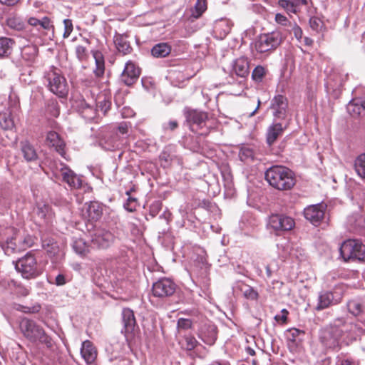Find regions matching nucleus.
Here are the masks:
<instances>
[{"mask_svg":"<svg viewBox=\"0 0 365 365\" xmlns=\"http://www.w3.org/2000/svg\"><path fill=\"white\" fill-rule=\"evenodd\" d=\"M297 7L298 10L299 11L300 6L302 5H307V0H295Z\"/></svg>","mask_w":365,"mask_h":365,"instance_id":"nucleus-63","label":"nucleus"},{"mask_svg":"<svg viewBox=\"0 0 365 365\" xmlns=\"http://www.w3.org/2000/svg\"><path fill=\"white\" fill-rule=\"evenodd\" d=\"M114 235L105 229H97L92 235V245L98 248L106 249L114 241Z\"/></svg>","mask_w":365,"mask_h":365,"instance_id":"nucleus-11","label":"nucleus"},{"mask_svg":"<svg viewBox=\"0 0 365 365\" xmlns=\"http://www.w3.org/2000/svg\"><path fill=\"white\" fill-rule=\"evenodd\" d=\"M288 312L287 309H283L281 311V314H277L274 317L276 321H281L282 323H285L287 319Z\"/></svg>","mask_w":365,"mask_h":365,"instance_id":"nucleus-57","label":"nucleus"},{"mask_svg":"<svg viewBox=\"0 0 365 365\" xmlns=\"http://www.w3.org/2000/svg\"><path fill=\"white\" fill-rule=\"evenodd\" d=\"M140 74V68L132 61H128L121 74V81L125 85L131 86L137 81Z\"/></svg>","mask_w":365,"mask_h":365,"instance_id":"nucleus-15","label":"nucleus"},{"mask_svg":"<svg viewBox=\"0 0 365 365\" xmlns=\"http://www.w3.org/2000/svg\"><path fill=\"white\" fill-rule=\"evenodd\" d=\"M72 247L73 250L80 255H86L89 252V246L81 238L75 239Z\"/></svg>","mask_w":365,"mask_h":365,"instance_id":"nucleus-36","label":"nucleus"},{"mask_svg":"<svg viewBox=\"0 0 365 365\" xmlns=\"http://www.w3.org/2000/svg\"><path fill=\"white\" fill-rule=\"evenodd\" d=\"M290 332H291V334L292 336V340H294L295 337H297L299 335V334L301 333V331L297 329H293L290 330Z\"/></svg>","mask_w":365,"mask_h":365,"instance_id":"nucleus-62","label":"nucleus"},{"mask_svg":"<svg viewBox=\"0 0 365 365\" xmlns=\"http://www.w3.org/2000/svg\"><path fill=\"white\" fill-rule=\"evenodd\" d=\"M19 1L20 0H0V3L8 6H13L16 5Z\"/></svg>","mask_w":365,"mask_h":365,"instance_id":"nucleus-60","label":"nucleus"},{"mask_svg":"<svg viewBox=\"0 0 365 365\" xmlns=\"http://www.w3.org/2000/svg\"><path fill=\"white\" fill-rule=\"evenodd\" d=\"M278 5L283 9L288 14H297L299 10L297 7L295 0H279Z\"/></svg>","mask_w":365,"mask_h":365,"instance_id":"nucleus-38","label":"nucleus"},{"mask_svg":"<svg viewBox=\"0 0 365 365\" xmlns=\"http://www.w3.org/2000/svg\"><path fill=\"white\" fill-rule=\"evenodd\" d=\"M341 329L344 330V332H349L351 337L354 339L364 333V329L354 323L344 324Z\"/></svg>","mask_w":365,"mask_h":365,"instance_id":"nucleus-37","label":"nucleus"},{"mask_svg":"<svg viewBox=\"0 0 365 365\" xmlns=\"http://www.w3.org/2000/svg\"><path fill=\"white\" fill-rule=\"evenodd\" d=\"M20 149L24 160L27 162H35L38 159V154L34 146L28 140L20 143Z\"/></svg>","mask_w":365,"mask_h":365,"instance_id":"nucleus-23","label":"nucleus"},{"mask_svg":"<svg viewBox=\"0 0 365 365\" xmlns=\"http://www.w3.org/2000/svg\"><path fill=\"white\" fill-rule=\"evenodd\" d=\"M63 26H64V31L63 34V37L66 38L69 37L71 34L73 30V22L71 19H66L63 20Z\"/></svg>","mask_w":365,"mask_h":365,"instance_id":"nucleus-51","label":"nucleus"},{"mask_svg":"<svg viewBox=\"0 0 365 365\" xmlns=\"http://www.w3.org/2000/svg\"><path fill=\"white\" fill-rule=\"evenodd\" d=\"M186 120L191 130L197 132L198 128H202L205 125L207 113L196 110H189L186 113Z\"/></svg>","mask_w":365,"mask_h":365,"instance_id":"nucleus-12","label":"nucleus"},{"mask_svg":"<svg viewBox=\"0 0 365 365\" xmlns=\"http://www.w3.org/2000/svg\"><path fill=\"white\" fill-rule=\"evenodd\" d=\"M200 338L207 345H213L217 338V327L214 324L204 325L200 333Z\"/></svg>","mask_w":365,"mask_h":365,"instance_id":"nucleus-20","label":"nucleus"},{"mask_svg":"<svg viewBox=\"0 0 365 365\" xmlns=\"http://www.w3.org/2000/svg\"><path fill=\"white\" fill-rule=\"evenodd\" d=\"M292 30L295 38L298 41L300 42L303 36V31L302 29L297 24H294L292 25Z\"/></svg>","mask_w":365,"mask_h":365,"instance_id":"nucleus-55","label":"nucleus"},{"mask_svg":"<svg viewBox=\"0 0 365 365\" xmlns=\"http://www.w3.org/2000/svg\"><path fill=\"white\" fill-rule=\"evenodd\" d=\"M349 222L354 227L365 228V220L361 215L356 214L353 215L349 219Z\"/></svg>","mask_w":365,"mask_h":365,"instance_id":"nucleus-47","label":"nucleus"},{"mask_svg":"<svg viewBox=\"0 0 365 365\" xmlns=\"http://www.w3.org/2000/svg\"><path fill=\"white\" fill-rule=\"evenodd\" d=\"M264 175L269 185L279 190H289L296 183L294 173L284 166H272L266 170Z\"/></svg>","mask_w":365,"mask_h":365,"instance_id":"nucleus-1","label":"nucleus"},{"mask_svg":"<svg viewBox=\"0 0 365 365\" xmlns=\"http://www.w3.org/2000/svg\"><path fill=\"white\" fill-rule=\"evenodd\" d=\"M14 41L7 37L0 38V57L9 56L13 50Z\"/></svg>","mask_w":365,"mask_h":365,"instance_id":"nucleus-32","label":"nucleus"},{"mask_svg":"<svg viewBox=\"0 0 365 365\" xmlns=\"http://www.w3.org/2000/svg\"><path fill=\"white\" fill-rule=\"evenodd\" d=\"M282 41V35L279 31L261 34L255 46L259 53H265L277 48Z\"/></svg>","mask_w":365,"mask_h":365,"instance_id":"nucleus-7","label":"nucleus"},{"mask_svg":"<svg viewBox=\"0 0 365 365\" xmlns=\"http://www.w3.org/2000/svg\"><path fill=\"white\" fill-rule=\"evenodd\" d=\"M339 252L344 261L365 259V245L358 240L349 239L344 241L340 248Z\"/></svg>","mask_w":365,"mask_h":365,"instance_id":"nucleus-4","label":"nucleus"},{"mask_svg":"<svg viewBox=\"0 0 365 365\" xmlns=\"http://www.w3.org/2000/svg\"><path fill=\"white\" fill-rule=\"evenodd\" d=\"M33 241L30 235H23L19 231L15 232L14 235L6 240L3 249L7 255H11L31 247Z\"/></svg>","mask_w":365,"mask_h":365,"instance_id":"nucleus-6","label":"nucleus"},{"mask_svg":"<svg viewBox=\"0 0 365 365\" xmlns=\"http://www.w3.org/2000/svg\"><path fill=\"white\" fill-rule=\"evenodd\" d=\"M103 206L98 202L93 201L84 205L83 216L91 222H96L101 218Z\"/></svg>","mask_w":365,"mask_h":365,"instance_id":"nucleus-16","label":"nucleus"},{"mask_svg":"<svg viewBox=\"0 0 365 365\" xmlns=\"http://www.w3.org/2000/svg\"><path fill=\"white\" fill-rule=\"evenodd\" d=\"M198 344L196 339L190 335L185 336L182 342V347L186 350L191 351L194 349Z\"/></svg>","mask_w":365,"mask_h":365,"instance_id":"nucleus-46","label":"nucleus"},{"mask_svg":"<svg viewBox=\"0 0 365 365\" xmlns=\"http://www.w3.org/2000/svg\"><path fill=\"white\" fill-rule=\"evenodd\" d=\"M177 285L169 278L163 277L154 282L152 287V294L158 298H165L172 296L176 290Z\"/></svg>","mask_w":365,"mask_h":365,"instance_id":"nucleus-9","label":"nucleus"},{"mask_svg":"<svg viewBox=\"0 0 365 365\" xmlns=\"http://www.w3.org/2000/svg\"><path fill=\"white\" fill-rule=\"evenodd\" d=\"M233 71L240 77L245 78L250 73L249 62L247 58L240 57L236 59L233 64Z\"/></svg>","mask_w":365,"mask_h":365,"instance_id":"nucleus-25","label":"nucleus"},{"mask_svg":"<svg viewBox=\"0 0 365 365\" xmlns=\"http://www.w3.org/2000/svg\"><path fill=\"white\" fill-rule=\"evenodd\" d=\"M59 173L62 180L73 189H78L81 187L82 180L72 170L64 164H61Z\"/></svg>","mask_w":365,"mask_h":365,"instance_id":"nucleus-14","label":"nucleus"},{"mask_svg":"<svg viewBox=\"0 0 365 365\" xmlns=\"http://www.w3.org/2000/svg\"><path fill=\"white\" fill-rule=\"evenodd\" d=\"M27 23L32 28H38V26H40V28H42L43 30H53L51 21L47 16H43L41 19L36 17H29L27 19Z\"/></svg>","mask_w":365,"mask_h":365,"instance_id":"nucleus-27","label":"nucleus"},{"mask_svg":"<svg viewBox=\"0 0 365 365\" xmlns=\"http://www.w3.org/2000/svg\"><path fill=\"white\" fill-rule=\"evenodd\" d=\"M46 143L49 147L54 148L56 151L62 157L66 158V152L64 150L66 144L58 133L55 131L48 132L46 138Z\"/></svg>","mask_w":365,"mask_h":365,"instance_id":"nucleus-18","label":"nucleus"},{"mask_svg":"<svg viewBox=\"0 0 365 365\" xmlns=\"http://www.w3.org/2000/svg\"><path fill=\"white\" fill-rule=\"evenodd\" d=\"M265 74L264 68L262 66H257L252 71V77L255 81H261Z\"/></svg>","mask_w":365,"mask_h":365,"instance_id":"nucleus-50","label":"nucleus"},{"mask_svg":"<svg viewBox=\"0 0 365 365\" xmlns=\"http://www.w3.org/2000/svg\"><path fill=\"white\" fill-rule=\"evenodd\" d=\"M354 168L358 175L365 179V153L361 154L356 158Z\"/></svg>","mask_w":365,"mask_h":365,"instance_id":"nucleus-41","label":"nucleus"},{"mask_svg":"<svg viewBox=\"0 0 365 365\" xmlns=\"http://www.w3.org/2000/svg\"><path fill=\"white\" fill-rule=\"evenodd\" d=\"M347 309L349 312L355 317L365 314V304L357 299L349 301Z\"/></svg>","mask_w":365,"mask_h":365,"instance_id":"nucleus-31","label":"nucleus"},{"mask_svg":"<svg viewBox=\"0 0 365 365\" xmlns=\"http://www.w3.org/2000/svg\"><path fill=\"white\" fill-rule=\"evenodd\" d=\"M171 47L167 43H160L151 49L152 55L155 58H165L170 54Z\"/></svg>","mask_w":365,"mask_h":365,"instance_id":"nucleus-33","label":"nucleus"},{"mask_svg":"<svg viewBox=\"0 0 365 365\" xmlns=\"http://www.w3.org/2000/svg\"><path fill=\"white\" fill-rule=\"evenodd\" d=\"M334 296L332 292L328 291L321 292L319 294L317 304L315 307L317 311L328 308L333 304Z\"/></svg>","mask_w":365,"mask_h":365,"instance_id":"nucleus-26","label":"nucleus"},{"mask_svg":"<svg viewBox=\"0 0 365 365\" xmlns=\"http://www.w3.org/2000/svg\"><path fill=\"white\" fill-rule=\"evenodd\" d=\"M79 112L83 118L91 120L96 117L98 110L83 101L79 104Z\"/></svg>","mask_w":365,"mask_h":365,"instance_id":"nucleus-28","label":"nucleus"},{"mask_svg":"<svg viewBox=\"0 0 365 365\" xmlns=\"http://www.w3.org/2000/svg\"><path fill=\"white\" fill-rule=\"evenodd\" d=\"M49 31L43 30L42 28H31L27 34L28 39L34 43L43 44V36H46Z\"/></svg>","mask_w":365,"mask_h":365,"instance_id":"nucleus-30","label":"nucleus"},{"mask_svg":"<svg viewBox=\"0 0 365 365\" xmlns=\"http://www.w3.org/2000/svg\"><path fill=\"white\" fill-rule=\"evenodd\" d=\"M309 25L312 30L319 32L323 26V22L317 17H312L309 20Z\"/></svg>","mask_w":365,"mask_h":365,"instance_id":"nucleus-52","label":"nucleus"},{"mask_svg":"<svg viewBox=\"0 0 365 365\" xmlns=\"http://www.w3.org/2000/svg\"><path fill=\"white\" fill-rule=\"evenodd\" d=\"M287 107V99L282 95L275 96L272 100L271 108L274 110V115L277 118H285Z\"/></svg>","mask_w":365,"mask_h":365,"instance_id":"nucleus-17","label":"nucleus"},{"mask_svg":"<svg viewBox=\"0 0 365 365\" xmlns=\"http://www.w3.org/2000/svg\"><path fill=\"white\" fill-rule=\"evenodd\" d=\"M81 354L87 364H92L96 359L97 351L93 344L86 340L82 344Z\"/></svg>","mask_w":365,"mask_h":365,"instance_id":"nucleus-24","label":"nucleus"},{"mask_svg":"<svg viewBox=\"0 0 365 365\" xmlns=\"http://www.w3.org/2000/svg\"><path fill=\"white\" fill-rule=\"evenodd\" d=\"M122 322L123 325L122 332L125 336H128L133 333L136 324L134 313L131 309L128 308L123 309Z\"/></svg>","mask_w":365,"mask_h":365,"instance_id":"nucleus-19","label":"nucleus"},{"mask_svg":"<svg viewBox=\"0 0 365 365\" xmlns=\"http://www.w3.org/2000/svg\"><path fill=\"white\" fill-rule=\"evenodd\" d=\"M16 269L26 279L34 278L41 274L36 259L31 252L19 259L15 264Z\"/></svg>","mask_w":365,"mask_h":365,"instance_id":"nucleus-5","label":"nucleus"},{"mask_svg":"<svg viewBox=\"0 0 365 365\" xmlns=\"http://www.w3.org/2000/svg\"><path fill=\"white\" fill-rule=\"evenodd\" d=\"M0 126L4 130H10L14 128V123L10 112L0 113Z\"/></svg>","mask_w":365,"mask_h":365,"instance_id":"nucleus-40","label":"nucleus"},{"mask_svg":"<svg viewBox=\"0 0 365 365\" xmlns=\"http://www.w3.org/2000/svg\"><path fill=\"white\" fill-rule=\"evenodd\" d=\"M239 157L241 161L249 163L254 160V151L247 147L242 148L239 152Z\"/></svg>","mask_w":365,"mask_h":365,"instance_id":"nucleus-44","label":"nucleus"},{"mask_svg":"<svg viewBox=\"0 0 365 365\" xmlns=\"http://www.w3.org/2000/svg\"><path fill=\"white\" fill-rule=\"evenodd\" d=\"M38 53V48L37 44L28 45L22 48L21 56L23 59L29 63L35 61Z\"/></svg>","mask_w":365,"mask_h":365,"instance_id":"nucleus-29","label":"nucleus"},{"mask_svg":"<svg viewBox=\"0 0 365 365\" xmlns=\"http://www.w3.org/2000/svg\"><path fill=\"white\" fill-rule=\"evenodd\" d=\"M275 21L282 26H287L288 25L292 26L288 19L282 14H277L275 15Z\"/></svg>","mask_w":365,"mask_h":365,"instance_id":"nucleus-54","label":"nucleus"},{"mask_svg":"<svg viewBox=\"0 0 365 365\" xmlns=\"http://www.w3.org/2000/svg\"><path fill=\"white\" fill-rule=\"evenodd\" d=\"M110 106H111V102L109 98L103 97V99H101V96L98 97L97 107L101 112H103V113L104 115L110 109Z\"/></svg>","mask_w":365,"mask_h":365,"instance_id":"nucleus-48","label":"nucleus"},{"mask_svg":"<svg viewBox=\"0 0 365 365\" xmlns=\"http://www.w3.org/2000/svg\"><path fill=\"white\" fill-rule=\"evenodd\" d=\"M192 322L188 319L180 318L178 321V327L187 329L191 327Z\"/></svg>","mask_w":365,"mask_h":365,"instance_id":"nucleus-56","label":"nucleus"},{"mask_svg":"<svg viewBox=\"0 0 365 365\" xmlns=\"http://www.w3.org/2000/svg\"><path fill=\"white\" fill-rule=\"evenodd\" d=\"M115 46L118 51L123 55H127L131 53L133 48L128 40V36L125 34H115L113 38Z\"/></svg>","mask_w":365,"mask_h":365,"instance_id":"nucleus-22","label":"nucleus"},{"mask_svg":"<svg viewBox=\"0 0 365 365\" xmlns=\"http://www.w3.org/2000/svg\"><path fill=\"white\" fill-rule=\"evenodd\" d=\"M56 284L58 286L64 285L66 283L65 276L63 274H58L56 277Z\"/></svg>","mask_w":365,"mask_h":365,"instance_id":"nucleus-59","label":"nucleus"},{"mask_svg":"<svg viewBox=\"0 0 365 365\" xmlns=\"http://www.w3.org/2000/svg\"><path fill=\"white\" fill-rule=\"evenodd\" d=\"M304 44L307 46H312L313 43V40L309 37H305L304 38Z\"/></svg>","mask_w":365,"mask_h":365,"instance_id":"nucleus-64","label":"nucleus"},{"mask_svg":"<svg viewBox=\"0 0 365 365\" xmlns=\"http://www.w3.org/2000/svg\"><path fill=\"white\" fill-rule=\"evenodd\" d=\"M344 330L335 322L334 326L327 327L321 331L320 341L328 349H336L339 347V341Z\"/></svg>","mask_w":365,"mask_h":365,"instance_id":"nucleus-8","label":"nucleus"},{"mask_svg":"<svg viewBox=\"0 0 365 365\" xmlns=\"http://www.w3.org/2000/svg\"><path fill=\"white\" fill-rule=\"evenodd\" d=\"M240 290L243 296L249 300H257L259 297L258 292L253 287L247 284H242L240 287Z\"/></svg>","mask_w":365,"mask_h":365,"instance_id":"nucleus-42","label":"nucleus"},{"mask_svg":"<svg viewBox=\"0 0 365 365\" xmlns=\"http://www.w3.org/2000/svg\"><path fill=\"white\" fill-rule=\"evenodd\" d=\"M118 130L122 134H125L128 133V126L125 123H121L118 126Z\"/></svg>","mask_w":365,"mask_h":365,"instance_id":"nucleus-61","label":"nucleus"},{"mask_svg":"<svg viewBox=\"0 0 365 365\" xmlns=\"http://www.w3.org/2000/svg\"><path fill=\"white\" fill-rule=\"evenodd\" d=\"M6 25L14 31H22L25 29V24L21 17L16 15L11 16L6 19Z\"/></svg>","mask_w":365,"mask_h":365,"instance_id":"nucleus-35","label":"nucleus"},{"mask_svg":"<svg viewBox=\"0 0 365 365\" xmlns=\"http://www.w3.org/2000/svg\"><path fill=\"white\" fill-rule=\"evenodd\" d=\"M36 214L40 219L44 221H48L52 218L51 207L46 204L38 205Z\"/></svg>","mask_w":365,"mask_h":365,"instance_id":"nucleus-39","label":"nucleus"},{"mask_svg":"<svg viewBox=\"0 0 365 365\" xmlns=\"http://www.w3.org/2000/svg\"><path fill=\"white\" fill-rule=\"evenodd\" d=\"M48 90L59 98H64L68 93V86L60 69L51 67L44 76Z\"/></svg>","mask_w":365,"mask_h":365,"instance_id":"nucleus-3","label":"nucleus"},{"mask_svg":"<svg viewBox=\"0 0 365 365\" xmlns=\"http://www.w3.org/2000/svg\"><path fill=\"white\" fill-rule=\"evenodd\" d=\"M207 9L206 0H197L194 9L192 12V16L195 19L199 18Z\"/></svg>","mask_w":365,"mask_h":365,"instance_id":"nucleus-43","label":"nucleus"},{"mask_svg":"<svg viewBox=\"0 0 365 365\" xmlns=\"http://www.w3.org/2000/svg\"><path fill=\"white\" fill-rule=\"evenodd\" d=\"M324 211L325 206L323 204L312 205L304 209V215L308 221L317 226L324 218Z\"/></svg>","mask_w":365,"mask_h":365,"instance_id":"nucleus-13","label":"nucleus"},{"mask_svg":"<svg viewBox=\"0 0 365 365\" xmlns=\"http://www.w3.org/2000/svg\"><path fill=\"white\" fill-rule=\"evenodd\" d=\"M19 327L24 336L31 341H38L45 344L48 348L53 345L51 338L48 336L43 329L38 325L34 321L27 318H23Z\"/></svg>","mask_w":365,"mask_h":365,"instance_id":"nucleus-2","label":"nucleus"},{"mask_svg":"<svg viewBox=\"0 0 365 365\" xmlns=\"http://www.w3.org/2000/svg\"><path fill=\"white\" fill-rule=\"evenodd\" d=\"M93 56L96 62V68L93 72L97 77H101L105 72V61L101 52L96 51L93 52Z\"/></svg>","mask_w":365,"mask_h":365,"instance_id":"nucleus-34","label":"nucleus"},{"mask_svg":"<svg viewBox=\"0 0 365 365\" xmlns=\"http://www.w3.org/2000/svg\"><path fill=\"white\" fill-rule=\"evenodd\" d=\"M178 126V122L175 120H170L167 123L163 124L164 130H174Z\"/></svg>","mask_w":365,"mask_h":365,"instance_id":"nucleus-58","label":"nucleus"},{"mask_svg":"<svg viewBox=\"0 0 365 365\" xmlns=\"http://www.w3.org/2000/svg\"><path fill=\"white\" fill-rule=\"evenodd\" d=\"M162 208V203L160 201H155L153 202L149 209L150 215L152 216V217H155L159 212L160 211Z\"/></svg>","mask_w":365,"mask_h":365,"instance_id":"nucleus-53","label":"nucleus"},{"mask_svg":"<svg viewBox=\"0 0 365 365\" xmlns=\"http://www.w3.org/2000/svg\"><path fill=\"white\" fill-rule=\"evenodd\" d=\"M75 53L80 61H86L89 56L86 45L79 44L76 46Z\"/></svg>","mask_w":365,"mask_h":365,"instance_id":"nucleus-45","label":"nucleus"},{"mask_svg":"<svg viewBox=\"0 0 365 365\" xmlns=\"http://www.w3.org/2000/svg\"><path fill=\"white\" fill-rule=\"evenodd\" d=\"M348 110L353 116H358L361 114L362 110L360 103L350 102L348 105Z\"/></svg>","mask_w":365,"mask_h":365,"instance_id":"nucleus-49","label":"nucleus"},{"mask_svg":"<svg viewBox=\"0 0 365 365\" xmlns=\"http://www.w3.org/2000/svg\"><path fill=\"white\" fill-rule=\"evenodd\" d=\"M295 225L294 220L287 215L274 214L269 216L267 227L276 232L291 230Z\"/></svg>","mask_w":365,"mask_h":365,"instance_id":"nucleus-10","label":"nucleus"},{"mask_svg":"<svg viewBox=\"0 0 365 365\" xmlns=\"http://www.w3.org/2000/svg\"><path fill=\"white\" fill-rule=\"evenodd\" d=\"M287 126H283L280 123H274L269 125L267 130L266 140L270 146L273 145L279 136H282Z\"/></svg>","mask_w":365,"mask_h":365,"instance_id":"nucleus-21","label":"nucleus"}]
</instances>
